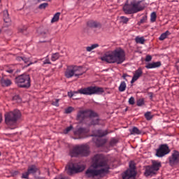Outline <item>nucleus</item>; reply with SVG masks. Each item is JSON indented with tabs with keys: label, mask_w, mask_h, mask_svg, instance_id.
<instances>
[{
	"label": "nucleus",
	"mask_w": 179,
	"mask_h": 179,
	"mask_svg": "<svg viewBox=\"0 0 179 179\" xmlns=\"http://www.w3.org/2000/svg\"><path fill=\"white\" fill-rule=\"evenodd\" d=\"M110 170L108 159L101 154L96 155L92 158V164L88 170L85 171V176L88 178L99 179L104 177Z\"/></svg>",
	"instance_id": "nucleus-1"
},
{
	"label": "nucleus",
	"mask_w": 179,
	"mask_h": 179,
	"mask_svg": "<svg viewBox=\"0 0 179 179\" xmlns=\"http://www.w3.org/2000/svg\"><path fill=\"white\" fill-rule=\"evenodd\" d=\"M101 59L108 64L121 65L125 61V51L121 48H116L114 50L106 52L101 57Z\"/></svg>",
	"instance_id": "nucleus-2"
},
{
	"label": "nucleus",
	"mask_w": 179,
	"mask_h": 179,
	"mask_svg": "<svg viewBox=\"0 0 179 179\" xmlns=\"http://www.w3.org/2000/svg\"><path fill=\"white\" fill-rule=\"evenodd\" d=\"M146 8V3L143 0H127L123 6V10L126 15H134L138 12H142Z\"/></svg>",
	"instance_id": "nucleus-3"
},
{
	"label": "nucleus",
	"mask_w": 179,
	"mask_h": 179,
	"mask_svg": "<svg viewBox=\"0 0 179 179\" xmlns=\"http://www.w3.org/2000/svg\"><path fill=\"white\" fill-rule=\"evenodd\" d=\"M104 92V89L103 87H97V86H90L85 88H81L78 90V92H68L69 97H73L75 94L80 93V94H85V96H92L93 94H103Z\"/></svg>",
	"instance_id": "nucleus-4"
},
{
	"label": "nucleus",
	"mask_w": 179,
	"mask_h": 179,
	"mask_svg": "<svg viewBox=\"0 0 179 179\" xmlns=\"http://www.w3.org/2000/svg\"><path fill=\"white\" fill-rule=\"evenodd\" d=\"M90 151L89 150V145H78L73 148L70 151V156L71 157H78L82 156L86 157L89 156Z\"/></svg>",
	"instance_id": "nucleus-5"
},
{
	"label": "nucleus",
	"mask_w": 179,
	"mask_h": 179,
	"mask_svg": "<svg viewBox=\"0 0 179 179\" xmlns=\"http://www.w3.org/2000/svg\"><path fill=\"white\" fill-rule=\"evenodd\" d=\"M15 85L18 87H22L24 89H29L31 86V80H30V76L29 74H22L15 78Z\"/></svg>",
	"instance_id": "nucleus-6"
},
{
	"label": "nucleus",
	"mask_w": 179,
	"mask_h": 179,
	"mask_svg": "<svg viewBox=\"0 0 179 179\" xmlns=\"http://www.w3.org/2000/svg\"><path fill=\"white\" fill-rule=\"evenodd\" d=\"M22 114L20 110H14L13 111L5 114V122L7 125H15L17 120L20 118Z\"/></svg>",
	"instance_id": "nucleus-7"
},
{
	"label": "nucleus",
	"mask_w": 179,
	"mask_h": 179,
	"mask_svg": "<svg viewBox=\"0 0 179 179\" xmlns=\"http://www.w3.org/2000/svg\"><path fill=\"white\" fill-rule=\"evenodd\" d=\"M85 73V71H83L81 66H73L68 67L66 70L64 75L67 78V79H69L71 78H79L80 76H82Z\"/></svg>",
	"instance_id": "nucleus-8"
},
{
	"label": "nucleus",
	"mask_w": 179,
	"mask_h": 179,
	"mask_svg": "<svg viewBox=\"0 0 179 179\" xmlns=\"http://www.w3.org/2000/svg\"><path fill=\"white\" fill-rule=\"evenodd\" d=\"M96 115V113L94 111L91 110H79L77 113V120L80 121H85V120H89L90 117H93Z\"/></svg>",
	"instance_id": "nucleus-9"
},
{
	"label": "nucleus",
	"mask_w": 179,
	"mask_h": 179,
	"mask_svg": "<svg viewBox=\"0 0 179 179\" xmlns=\"http://www.w3.org/2000/svg\"><path fill=\"white\" fill-rule=\"evenodd\" d=\"M136 172L135 171V164L132 162L129 163V169L124 171L122 174L123 179H135Z\"/></svg>",
	"instance_id": "nucleus-10"
},
{
	"label": "nucleus",
	"mask_w": 179,
	"mask_h": 179,
	"mask_svg": "<svg viewBox=\"0 0 179 179\" xmlns=\"http://www.w3.org/2000/svg\"><path fill=\"white\" fill-rule=\"evenodd\" d=\"M90 132V129L86 127H80L77 130L73 131L75 136H78V138H74V139H83L87 138V134Z\"/></svg>",
	"instance_id": "nucleus-11"
},
{
	"label": "nucleus",
	"mask_w": 179,
	"mask_h": 179,
	"mask_svg": "<svg viewBox=\"0 0 179 179\" xmlns=\"http://www.w3.org/2000/svg\"><path fill=\"white\" fill-rule=\"evenodd\" d=\"M170 152L171 150L169 145H167V144H162L156 150L155 156H157V157H164L166 155H169Z\"/></svg>",
	"instance_id": "nucleus-12"
},
{
	"label": "nucleus",
	"mask_w": 179,
	"mask_h": 179,
	"mask_svg": "<svg viewBox=\"0 0 179 179\" xmlns=\"http://www.w3.org/2000/svg\"><path fill=\"white\" fill-rule=\"evenodd\" d=\"M170 166H176L179 163V152L173 150L171 155L169 157Z\"/></svg>",
	"instance_id": "nucleus-13"
},
{
	"label": "nucleus",
	"mask_w": 179,
	"mask_h": 179,
	"mask_svg": "<svg viewBox=\"0 0 179 179\" xmlns=\"http://www.w3.org/2000/svg\"><path fill=\"white\" fill-rule=\"evenodd\" d=\"M93 142L95 143L97 148H100L106 145L107 140L102 138L101 137L95 136L92 138Z\"/></svg>",
	"instance_id": "nucleus-14"
},
{
	"label": "nucleus",
	"mask_w": 179,
	"mask_h": 179,
	"mask_svg": "<svg viewBox=\"0 0 179 179\" xmlns=\"http://www.w3.org/2000/svg\"><path fill=\"white\" fill-rule=\"evenodd\" d=\"M16 60L18 61V62H22V61L24 64H28L27 66H30V65L34 64V62H30V57H27L25 56H17Z\"/></svg>",
	"instance_id": "nucleus-15"
},
{
	"label": "nucleus",
	"mask_w": 179,
	"mask_h": 179,
	"mask_svg": "<svg viewBox=\"0 0 179 179\" xmlns=\"http://www.w3.org/2000/svg\"><path fill=\"white\" fill-rule=\"evenodd\" d=\"M66 170L69 176H72V174L76 173V165L73 164H69L68 166L66 168Z\"/></svg>",
	"instance_id": "nucleus-16"
},
{
	"label": "nucleus",
	"mask_w": 179,
	"mask_h": 179,
	"mask_svg": "<svg viewBox=\"0 0 179 179\" xmlns=\"http://www.w3.org/2000/svg\"><path fill=\"white\" fill-rule=\"evenodd\" d=\"M88 121H90V122L88 124L90 127V125H99L100 119H99L97 113H95V115L90 117Z\"/></svg>",
	"instance_id": "nucleus-17"
},
{
	"label": "nucleus",
	"mask_w": 179,
	"mask_h": 179,
	"mask_svg": "<svg viewBox=\"0 0 179 179\" xmlns=\"http://www.w3.org/2000/svg\"><path fill=\"white\" fill-rule=\"evenodd\" d=\"M145 177H149V176H155L156 174V171L152 167V166H148L145 168L144 173Z\"/></svg>",
	"instance_id": "nucleus-18"
},
{
	"label": "nucleus",
	"mask_w": 179,
	"mask_h": 179,
	"mask_svg": "<svg viewBox=\"0 0 179 179\" xmlns=\"http://www.w3.org/2000/svg\"><path fill=\"white\" fill-rule=\"evenodd\" d=\"M159 66H162V63L160 62H156L152 63H148L145 68L147 69H153L155 68H159Z\"/></svg>",
	"instance_id": "nucleus-19"
},
{
	"label": "nucleus",
	"mask_w": 179,
	"mask_h": 179,
	"mask_svg": "<svg viewBox=\"0 0 179 179\" xmlns=\"http://www.w3.org/2000/svg\"><path fill=\"white\" fill-rule=\"evenodd\" d=\"M87 25L88 26V27H92L94 29H97L98 27H101V24H100V22L93 21V20L88 21L87 23Z\"/></svg>",
	"instance_id": "nucleus-20"
},
{
	"label": "nucleus",
	"mask_w": 179,
	"mask_h": 179,
	"mask_svg": "<svg viewBox=\"0 0 179 179\" xmlns=\"http://www.w3.org/2000/svg\"><path fill=\"white\" fill-rule=\"evenodd\" d=\"M151 167L156 171H159L162 167V162L157 161H152V164Z\"/></svg>",
	"instance_id": "nucleus-21"
},
{
	"label": "nucleus",
	"mask_w": 179,
	"mask_h": 179,
	"mask_svg": "<svg viewBox=\"0 0 179 179\" xmlns=\"http://www.w3.org/2000/svg\"><path fill=\"white\" fill-rule=\"evenodd\" d=\"M142 75H143V69H142L141 67H139L137 70L135 71L133 77L136 78L138 80V79H139Z\"/></svg>",
	"instance_id": "nucleus-22"
},
{
	"label": "nucleus",
	"mask_w": 179,
	"mask_h": 179,
	"mask_svg": "<svg viewBox=\"0 0 179 179\" xmlns=\"http://www.w3.org/2000/svg\"><path fill=\"white\" fill-rule=\"evenodd\" d=\"M1 83L3 87H8L12 85V81L9 79L1 78Z\"/></svg>",
	"instance_id": "nucleus-23"
},
{
	"label": "nucleus",
	"mask_w": 179,
	"mask_h": 179,
	"mask_svg": "<svg viewBox=\"0 0 179 179\" xmlns=\"http://www.w3.org/2000/svg\"><path fill=\"white\" fill-rule=\"evenodd\" d=\"M108 134V132L107 131V130H100L99 129V130L96 131L94 136L103 138V136H106V135H107Z\"/></svg>",
	"instance_id": "nucleus-24"
},
{
	"label": "nucleus",
	"mask_w": 179,
	"mask_h": 179,
	"mask_svg": "<svg viewBox=\"0 0 179 179\" xmlns=\"http://www.w3.org/2000/svg\"><path fill=\"white\" fill-rule=\"evenodd\" d=\"M27 171L29 174H36L38 171V168L36 165H31L28 168Z\"/></svg>",
	"instance_id": "nucleus-25"
},
{
	"label": "nucleus",
	"mask_w": 179,
	"mask_h": 179,
	"mask_svg": "<svg viewBox=\"0 0 179 179\" xmlns=\"http://www.w3.org/2000/svg\"><path fill=\"white\" fill-rule=\"evenodd\" d=\"M3 19L6 23H9L10 22V18H9V13L7 10L3 12Z\"/></svg>",
	"instance_id": "nucleus-26"
},
{
	"label": "nucleus",
	"mask_w": 179,
	"mask_h": 179,
	"mask_svg": "<svg viewBox=\"0 0 179 179\" xmlns=\"http://www.w3.org/2000/svg\"><path fill=\"white\" fill-rule=\"evenodd\" d=\"M130 133L131 135H141L142 134L141 130H139V129H138L136 127H134L130 129Z\"/></svg>",
	"instance_id": "nucleus-27"
},
{
	"label": "nucleus",
	"mask_w": 179,
	"mask_h": 179,
	"mask_svg": "<svg viewBox=\"0 0 179 179\" xmlns=\"http://www.w3.org/2000/svg\"><path fill=\"white\" fill-rule=\"evenodd\" d=\"M170 34H171V33L169 31H166L161 34V36L159 38V40L163 41V40H166V38H167V36H170Z\"/></svg>",
	"instance_id": "nucleus-28"
},
{
	"label": "nucleus",
	"mask_w": 179,
	"mask_h": 179,
	"mask_svg": "<svg viewBox=\"0 0 179 179\" xmlns=\"http://www.w3.org/2000/svg\"><path fill=\"white\" fill-rule=\"evenodd\" d=\"M127 89V83L124 81L121 82L118 90L119 92H125Z\"/></svg>",
	"instance_id": "nucleus-29"
},
{
	"label": "nucleus",
	"mask_w": 179,
	"mask_h": 179,
	"mask_svg": "<svg viewBox=\"0 0 179 179\" xmlns=\"http://www.w3.org/2000/svg\"><path fill=\"white\" fill-rule=\"evenodd\" d=\"M135 41L137 44H145V38H143V36H136Z\"/></svg>",
	"instance_id": "nucleus-30"
},
{
	"label": "nucleus",
	"mask_w": 179,
	"mask_h": 179,
	"mask_svg": "<svg viewBox=\"0 0 179 179\" xmlns=\"http://www.w3.org/2000/svg\"><path fill=\"white\" fill-rule=\"evenodd\" d=\"M136 104H137L138 107H142V106H145V99H143V98L138 99L136 101Z\"/></svg>",
	"instance_id": "nucleus-31"
},
{
	"label": "nucleus",
	"mask_w": 179,
	"mask_h": 179,
	"mask_svg": "<svg viewBox=\"0 0 179 179\" xmlns=\"http://www.w3.org/2000/svg\"><path fill=\"white\" fill-rule=\"evenodd\" d=\"M59 15H61L60 13H55L51 20L52 23H55V22H58V20H59Z\"/></svg>",
	"instance_id": "nucleus-32"
},
{
	"label": "nucleus",
	"mask_w": 179,
	"mask_h": 179,
	"mask_svg": "<svg viewBox=\"0 0 179 179\" xmlns=\"http://www.w3.org/2000/svg\"><path fill=\"white\" fill-rule=\"evenodd\" d=\"M85 170V166L82 165L76 166V173H82Z\"/></svg>",
	"instance_id": "nucleus-33"
},
{
	"label": "nucleus",
	"mask_w": 179,
	"mask_h": 179,
	"mask_svg": "<svg viewBox=\"0 0 179 179\" xmlns=\"http://www.w3.org/2000/svg\"><path fill=\"white\" fill-rule=\"evenodd\" d=\"M97 47H99V44L95 43L92 45L91 46H88L86 48L87 51H88V52H90V51H92V50H94V48H97Z\"/></svg>",
	"instance_id": "nucleus-34"
},
{
	"label": "nucleus",
	"mask_w": 179,
	"mask_h": 179,
	"mask_svg": "<svg viewBox=\"0 0 179 179\" xmlns=\"http://www.w3.org/2000/svg\"><path fill=\"white\" fill-rule=\"evenodd\" d=\"M157 15H156V12H152L150 15V22L151 23H155L156 22V18Z\"/></svg>",
	"instance_id": "nucleus-35"
},
{
	"label": "nucleus",
	"mask_w": 179,
	"mask_h": 179,
	"mask_svg": "<svg viewBox=\"0 0 179 179\" xmlns=\"http://www.w3.org/2000/svg\"><path fill=\"white\" fill-rule=\"evenodd\" d=\"M59 59V53L56 52L52 55L51 61L55 62Z\"/></svg>",
	"instance_id": "nucleus-36"
},
{
	"label": "nucleus",
	"mask_w": 179,
	"mask_h": 179,
	"mask_svg": "<svg viewBox=\"0 0 179 179\" xmlns=\"http://www.w3.org/2000/svg\"><path fill=\"white\" fill-rule=\"evenodd\" d=\"M73 129V126L70 125L69 127H68L67 128H66L64 131H63V134H64L65 135H66L67 134H69V132H71V131H72Z\"/></svg>",
	"instance_id": "nucleus-37"
},
{
	"label": "nucleus",
	"mask_w": 179,
	"mask_h": 179,
	"mask_svg": "<svg viewBox=\"0 0 179 179\" xmlns=\"http://www.w3.org/2000/svg\"><path fill=\"white\" fill-rule=\"evenodd\" d=\"M145 117L148 121H150V120L153 118V116H152V113L150 112H147L145 113Z\"/></svg>",
	"instance_id": "nucleus-38"
},
{
	"label": "nucleus",
	"mask_w": 179,
	"mask_h": 179,
	"mask_svg": "<svg viewBox=\"0 0 179 179\" xmlns=\"http://www.w3.org/2000/svg\"><path fill=\"white\" fill-rule=\"evenodd\" d=\"M13 101H15L16 103H21L22 102V99H20V96L19 95H15L13 97Z\"/></svg>",
	"instance_id": "nucleus-39"
},
{
	"label": "nucleus",
	"mask_w": 179,
	"mask_h": 179,
	"mask_svg": "<svg viewBox=\"0 0 179 179\" xmlns=\"http://www.w3.org/2000/svg\"><path fill=\"white\" fill-rule=\"evenodd\" d=\"M120 19H121L122 23L127 24V23H128V22H129V18L124 17V16H121Z\"/></svg>",
	"instance_id": "nucleus-40"
},
{
	"label": "nucleus",
	"mask_w": 179,
	"mask_h": 179,
	"mask_svg": "<svg viewBox=\"0 0 179 179\" xmlns=\"http://www.w3.org/2000/svg\"><path fill=\"white\" fill-rule=\"evenodd\" d=\"M73 107L72 106H69L67 108L65 109V113L66 114H71V113H72V111H73Z\"/></svg>",
	"instance_id": "nucleus-41"
},
{
	"label": "nucleus",
	"mask_w": 179,
	"mask_h": 179,
	"mask_svg": "<svg viewBox=\"0 0 179 179\" xmlns=\"http://www.w3.org/2000/svg\"><path fill=\"white\" fill-rule=\"evenodd\" d=\"M48 6V3H43L39 5V9H45L46 7Z\"/></svg>",
	"instance_id": "nucleus-42"
},
{
	"label": "nucleus",
	"mask_w": 179,
	"mask_h": 179,
	"mask_svg": "<svg viewBox=\"0 0 179 179\" xmlns=\"http://www.w3.org/2000/svg\"><path fill=\"white\" fill-rule=\"evenodd\" d=\"M129 104H130V106H134V104H135V98H134V96L129 98Z\"/></svg>",
	"instance_id": "nucleus-43"
},
{
	"label": "nucleus",
	"mask_w": 179,
	"mask_h": 179,
	"mask_svg": "<svg viewBox=\"0 0 179 179\" xmlns=\"http://www.w3.org/2000/svg\"><path fill=\"white\" fill-rule=\"evenodd\" d=\"M47 64L51 65V62L50 61V59H48V56H47L45 60L43 61V65H47Z\"/></svg>",
	"instance_id": "nucleus-44"
},
{
	"label": "nucleus",
	"mask_w": 179,
	"mask_h": 179,
	"mask_svg": "<svg viewBox=\"0 0 179 179\" xmlns=\"http://www.w3.org/2000/svg\"><path fill=\"white\" fill-rule=\"evenodd\" d=\"M29 171H27V172L22 173V178H29Z\"/></svg>",
	"instance_id": "nucleus-45"
},
{
	"label": "nucleus",
	"mask_w": 179,
	"mask_h": 179,
	"mask_svg": "<svg viewBox=\"0 0 179 179\" xmlns=\"http://www.w3.org/2000/svg\"><path fill=\"white\" fill-rule=\"evenodd\" d=\"M52 104V106H55L56 107H58L59 106V99H55V101H53Z\"/></svg>",
	"instance_id": "nucleus-46"
},
{
	"label": "nucleus",
	"mask_w": 179,
	"mask_h": 179,
	"mask_svg": "<svg viewBox=\"0 0 179 179\" xmlns=\"http://www.w3.org/2000/svg\"><path fill=\"white\" fill-rule=\"evenodd\" d=\"M117 142H118L117 139L113 138L112 140H110V145H111V146H114V145H115Z\"/></svg>",
	"instance_id": "nucleus-47"
},
{
	"label": "nucleus",
	"mask_w": 179,
	"mask_h": 179,
	"mask_svg": "<svg viewBox=\"0 0 179 179\" xmlns=\"http://www.w3.org/2000/svg\"><path fill=\"white\" fill-rule=\"evenodd\" d=\"M150 61H152V56L150 55H148L145 57V62H150Z\"/></svg>",
	"instance_id": "nucleus-48"
},
{
	"label": "nucleus",
	"mask_w": 179,
	"mask_h": 179,
	"mask_svg": "<svg viewBox=\"0 0 179 179\" xmlns=\"http://www.w3.org/2000/svg\"><path fill=\"white\" fill-rule=\"evenodd\" d=\"M26 30H27V27H24L22 29H19V31H20V33L24 34V31H26Z\"/></svg>",
	"instance_id": "nucleus-49"
},
{
	"label": "nucleus",
	"mask_w": 179,
	"mask_h": 179,
	"mask_svg": "<svg viewBox=\"0 0 179 179\" xmlns=\"http://www.w3.org/2000/svg\"><path fill=\"white\" fill-rule=\"evenodd\" d=\"M147 17H143L142 19L140 20V23H145L146 22Z\"/></svg>",
	"instance_id": "nucleus-50"
},
{
	"label": "nucleus",
	"mask_w": 179,
	"mask_h": 179,
	"mask_svg": "<svg viewBox=\"0 0 179 179\" xmlns=\"http://www.w3.org/2000/svg\"><path fill=\"white\" fill-rule=\"evenodd\" d=\"M148 96L150 100H153V92H148Z\"/></svg>",
	"instance_id": "nucleus-51"
},
{
	"label": "nucleus",
	"mask_w": 179,
	"mask_h": 179,
	"mask_svg": "<svg viewBox=\"0 0 179 179\" xmlns=\"http://www.w3.org/2000/svg\"><path fill=\"white\" fill-rule=\"evenodd\" d=\"M136 80H138V79L135 78L134 76L131 80V83H135V82H136Z\"/></svg>",
	"instance_id": "nucleus-52"
},
{
	"label": "nucleus",
	"mask_w": 179,
	"mask_h": 179,
	"mask_svg": "<svg viewBox=\"0 0 179 179\" xmlns=\"http://www.w3.org/2000/svg\"><path fill=\"white\" fill-rule=\"evenodd\" d=\"M6 72H8V73H13V70L8 69V70H6Z\"/></svg>",
	"instance_id": "nucleus-53"
},
{
	"label": "nucleus",
	"mask_w": 179,
	"mask_h": 179,
	"mask_svg": "<svg viewBox=\"0 0 179 179\" xmlns=\"http://www.w3.org/2000/svg\"><path fill=\"white\" fill-rule=\"evenodd\" d=\"M45 34H47V31L41 32V36H45Z\"/></svg>",
	"instance_id": "nucleus-54"
},
{
	"label": "nucleus",
	"mask_w": 179,
	"mask_h": 179,
	"mask_svg": "<svg viewBox=\"0 0 179 179\" xmlns=\"http://www.w3.org/2000/svg\"><path fill=\"white\" fill-rule=\"evenodd\" d=\"M128 76H129L127 74H123L122 78H123V79H125Z\"/></svg>",
	"instance_id": "nucleus-55"
},
{
	"label": "nucleus",
	"mask_w": 179,
	"mask_h": 179,
	"mask_svg": "<svg viewBox=\"0 0 179 179\" xmlns=\"http://www.w3.org/2000/svg\"><path fill=\"white\" fill-rule=\"evenodd\" d=\"M0 122H2V114L0 113Z\"/></svg>",
	"instance_id": "nucleus-56"
},
{
	"label": "nucleus",
	"mask_w": 179,
	"mask_h": 179,
	"mask_svg": "<svg viewBox=\"0 0 179 179\" xmlns=\"http://www.w3.org/2000/svg\"><path fill=\"white\" fill-rule=\"evenodd\" d=\"M38 2H41V1H50L51 0H38Z\"/></svg>",
	"instance_id": "nucleus-57"
},
{
	"label": "nucleus",
	"mask_w": 179,
	"mask_h": 179,
	"mask_svg": "<svg viewBox=\"0 0 179 179\" xmlns=\"http://www.w3.org/2000/svg\"><path fill=\"white\" fill-rule=\"evenodd\" d=\"M2 31L0 29V33Z\"/></svg>",
	"instance_id": "nucleus-58"
},
{
	"label": "nucleus",
	"mask_w": 179,
	"mask_h": 179,
	"mask_svg": "<svg viewBox=\"0 0 179 179\" xmlns=\"http://www.w3.org/2000/svg\"><path fill=\"white\" fill-rule=\"evenodd\" d=\"M37 62H35L34 64H36Z\"/></svg>",
	"instance_id": "nucleus-59"
},
{
	"label": "nucleus",
	"mask_w": 179,
	"mask_h": 179,
	"mask_svg": "<svg viewBox=\"0 0 179 179\" xmlns=\"http://www.w3.org/2000/svg\"><path fill=\"white\" fill-rule=\"evenodd\" d=\"M0 156H1V152H0Z\"/></svg>",
	"instance_id": "nucleus-60"
},
{
	"label": "nucleus",
	"mask_w": 179,
	"mask_h": 179,
	"mask_svg": "<svg viewBox=\"0 0 179 179\" xmlns=\"http://www.w3.org/2000/svg\"><path fill=\"white\" fill-rule=\"evenodd\" d=\"M0 2H1V0H0Z\"/></svg>",
	"instance_id": "nucleus-61"
}]
</instances>
